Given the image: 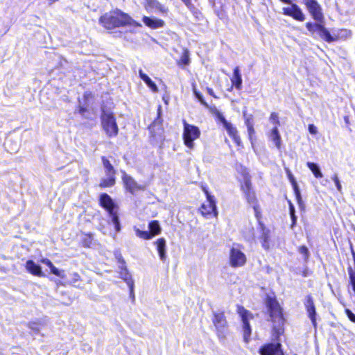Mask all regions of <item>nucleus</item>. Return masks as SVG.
<instances>
[{
  "instance_id": "dca6fc26",
  "label": "nucleus",
  "mask_w": 355,
  "mask_h": 355,
  "mask_svg": "<svg viewBox=\"0 0 355 355\" xmlns=\"http://www.w3.org/2000/svg\"><path fill=\"white\" fill-rule=\"evenodd\" d=\"M280 347L281 345L279 343L266 345L260 349V354L261 355H283Z\"/></svg>"
},
{
  "instance_id": "de8ad7c7",
  "label": "nucleus",
  "mask_w": 355,
  "mask_h": 355,
  "mask_svg": "<svg viewBox=\"0 0 355 355\" xmlns=\"http://www.w3.org/2000/svg\"><path fill=\"white\" fill-rule=\"evenodd\" d=\"M290 215H291V218L292 219L291 227H293L296 223L297 216H295V213L290 214Z\"/></svg>"
},
{
  "instance_id": "423d86ee",
  "label": "nucleus",
  "mask_w": 355,
  "mask_h": 355,
  "mask_svg": "<svg viewBox=\"0 0 355 355\" xmlns=\"http://www.w3.org/2000/svg\"><path fill=\"white\" fill-rule=\"evenodd\" d=\"M101 123L103 130L109 137H114L118 134L119 128L112 113L103 112Z\"/></svg>"
},
{
  "instance_id": "a211bd4d",
  "label": "nucleus",
  "mask_w": 355,
  "mask_h": 355,
  "mask_svg": "<svg viewBox=\"0 0 355 355\" xmlns=\"http://www.w3.org/2000/svg\"><path fill=\"white\" fill-rule=\"evenodd\" d=\"M123 181L124 182V184L126 187V189L133 193L136 191L143 189V187L139 186L132 177L129 176L128 175L124 173L123 175Z\"/></svg>"
},
{
  "instance_id": "a878e982",
  "label": "nucleus",
  "mask_w": 355,
  "mask_h": 355,
  "mask_svg": "<svg viewBox=\"0 0 355 355\" xmlns=\"http://www.w3.org/2000/svg\"><path fill=\"white\" fill-rule=\"evenodd\" d=\"M139 77L144 80L152 92H158V88L156 84L146 74H145L141 69L139 71Z\"/></svg>"
},
{
  "instance_id": "7ed1b4c3",
  "label": "nucleus",
  "mask_w": 355,
  "mask_h": 355,
  "mask_svg": "<svg viewBox=\"0 0 355 355\" xmlns=\"http://www.w3.org/2000/svg\"><path fill=\"white\" fill-rule=\"evenodd\" d=\"M184 130L182 138L184 144L189 149L194 148L193 141L198 139L200 135V131L197 126L189 124L185 120L183 121Z\"/></svg>"
},
{
  "instance_id": "a18cd8bd",
  "label": "nucleus",
  "mask_w": 355,
  "mask_h": 355,
  "mask_svg": "<svg viewBox=\"0 0 355 355\" xmlns=\"http://www.w3.org/2000/svg\"><path fill=\"white\" fill-rule=\"evenodd\" d=\"M309 131L312 135H316L318 133L317 128L313 124L309 125Z\"/></svg>"
},
{
  "instance_id": "7c9ffc66",
  "label": "nucleus",
  "mask_w": 355,
  "mask_h": 355,
  "mask_svg": "<svg viewBox=\"0 0 355 355\" xmlns=\"http://www.w3.org/2000/svg\"><path fill=\"white\" fill-rule=\"evenodd\" d=\"M210 112L211 114H213L216 119L223 123V125H225L228 121L225 119L223 115L219 112V110L216 107H210Z\"/></svg>"
},
{
  "instance_id": "49530a36",
  "label": "nucleus",
  "mask_w": 355,
  "mask_h": 355,
  "mask_svg": "<svg viewBox=\"0 0 355 355\" xmlns=\"http://www.w3.org/2000/svg\"><path fill=\"white\" fill-rule=\"evenodd\" d=\"M29 327L35 331H40V327H39V324L35 323V322H31L29 324Z\"/></svg>"
},
{
  "instance_id": "b1692460",
  "label": "nucleus",
  "mask_w": 355,
  "mask_h": 355,
  "mask_svg": "<svg viewBox=\"0 0 355 355\" xmlns=\"http://www.w3.org/2000/svg\"><path fill=\"white\" fill-rule=\"evenodd\" d=\"M269 137L270 139L275 143V146L278 149H280L282 146L281 136L279 133L278 128L277 126H275L272 128L270 133Z\"/></svg>"
},
{
  "instance_id": "c756f323",
  "label": "nucleus",
  "mask_w": 355,
  "mask_h": 355,
  "mask_svg": "<svg viewBox=\"0 0 355 355\" xmlns=\"http://www.w3.org/2000/svg\"><path fill=\"white\" fill-rule=\"evenodd\" d=\"M262 229V235L261 237V245L263 248L266 250L269 249V232L268 230H266L263 227Z\"/></svg>"
},
{
  "instance_id": "6ab92c4d",
  "label": "nucleus",
  "mask_w": 355,
  "mask_h": 355,
  "mask_svg": "<svg viewBox=\"0 0 355 355\" xmlns=\"http://www.w3.org/2000/svg\"><path fill=\"white\" fill-rule=\"evenodd\" d=\"M156 246L160 259L165 261L167 258L166 255V241L164 238H159L154 242Z\"/></svg>"
},
{
  "instance_id": "9d476101",
  "label": "nucleus",
  "mask_w": 355,
  "mask_h": 355,
  "mask_svg": "<svg viewBox=\"0 0 355 355\" xmlns=\"http://www.w3.org/2000/svg\"><path fill=\"white\" fill-rule=\"evenodd\" d=\"M203 191L206 194L207 202L203 203L200 207V212L205 216H209L213 214L214 216L218 215V211L216 210V205L214 197L211 196L208 191L203 188Z\"/></svg>"
},
{
  "instance_id": "aec40b11",
  "label": "nucleus",
  "mask_w": 355,
  "mask_h": 355,
  "mask_svg": "<svg viewBox=\"0 0 355 355\" xmlns=\"http://www.w3.org/2000/svg\"><path fill=\"white\" fill-rule=\"evenodd\" d=\"M223 127L225 128L228 135L232 138L234 142L240 146L241 144V139L238 135L237 129L230 122L227 123Z\"/></svg>"
},
{
  "instance_id": "0eeeda50",
  "label": "nucleus",
  "mask_w": 355,
  "mask_h": 355,
  "mask_svg": "<svg viewBox=\"0 0 355 355\" xmlns=\"http://www.w3.org/2000/svg\"><path fill=\"white\" fill-rule=\"evenodd\" d=\"M102 160L105 177L102 179L100 186L102 187H112L115 184L116 171L108 159L103 157Z\"/></svg>"
},
{
  "instance_id": "72a5a7b5",
  "label": "nucleus",
  "mask_w": 355,
  "mask_h": 355,
  "mask_svg": "<svg viewBox=\"0 0 355 355\" xmlns=\"http://www.w3.org/2000/svg\"><path fill=\"white\" fill-rule=\"evenodd\" d=\"M193 92L195 96L198 98V100L200 102L202 105L208 108L210 110V106L207 103V102L204 100L202 95L197 90L196 85L193 83Z\"/></svg>"
},
{
  "instance_id": "f8f14e48",
  "label": "nucleus",
  "mask_w": 355,
  "mask_h": 355,
  "mask_svg": "<svg viewBox=\"0 0 355 355\" xmlns=\"http://www.w3.org/2000/svg\"><path fill=\"white\" fill-rule=\"evenodd\" d=\"M306 8L313 19L318 22H322L323 20V15L322 8L316 0H303Z\"/></svg>"
},
{
  "instance_id": "1a4fd4ad",
  "label": "nucleus",
  "mask_w": 355,
  "mask_h": 355,
  "mask_svg": "<svg viewBox=\"0 0 355 355\" xmlns=\"http://www.w3.org/2000/svg\"><path fill=\"white\" fill-rule=\"evenodd\" d=\"M149 232L142 231L135 227L136 235L144 240H150L155 236L159 234L162 231L159 223L157 220H153L148 225Z\"/></svg>"
},
{
  "instance_id": "4be33fe9",
  "label": "nucleus",
  "mask_w": 355,
  "mask_h": 355,
  "mask_svg": "<svg viewBox=\"0 0 355 355\" xmlns=\"http://www.w3.org/2000/svg\"><path fill=\"white\" fill-rule=\"evenodd\" d=\"M287 173H288L289 180L292 183L297 203H298L300 207L302 208L304 205L302 202V197L300 195V189L298 188L297 184L293 177V175L291 174V171L288 169H287Z\"/></svg>"
},
{
  "instance_id": "f3484780",
  "label": "nucleus",
  "mask_w": 355,
  "mask_h": 355,
  "mask_svg": "<svg viewBox=\"0 0 355 355\" xmlns=\"http://www.w3.org/2000/svg\"><path fill=\"white\" fill-rule=\"evenodd\" d=\"M142 21L146 26L152 29L159 28L165 25V23L162 19L155 17L144 16L142 19Z\"/></svg>"
},
{
  "instance_id": "cd10ccee",
  "label": "nucleus",
  "mask_w": 355,
  "mask_h": 355,
  "mask_svg": "<svg viewBox=\"0 0 355 355\" xmlns=\"http://www.w3.org/2000/svg\"><path fill=\"white\" fill-rule=\"evenodd\" d=\"M306 26L309 31L312 35H319L320 32H321V29L322 28L323 26L320 24H312L311 22H308L306 24Z\"/></svg>"
},
{
  "instance_id": "f704fd0d",
  "label": "nucleus",
  "mask_w": 355,
  "mask_h": 355,
  "mask_svg": "<svg viewBox=\"0 0 355 355\" xmlns=\"http://www.w3.org/2000/svg\"><path fill=\"white\" fill-rule=\"evenodd\" d=\"M193 92L195 96L198 98V100L200 102L202 105L208 108L210 110V106L207 103V102L204 100L202 95L197 90L196 85L193 83Z\"/></svg>"
},
{
  "instance_id": "f03ea898",
  "label": "nucleus",
  "mask_w": 355,
  "mask_h": 355,
  "mask_svg": "<svg viewBox=\"0 0 355 355\" xmlns=\"http://www.w3.org/2000/svg\"><path fill=\"white\" fill-rule=\"evenodd\" d=\"M268 309L270 314V320L272 322V332L275 337H279L284 332V319L282 309L275 300L269 299Z\"/></svg>"
},
{
  "instance_id": "2f4dec72",
  "label": "nucleus",
  "mask_w": 355,
  "mask_h": 355,
  "mask_svg": "<svg viewBox=\"0 0 355 355\" xmlns=\"http://www.w3.org/2000/svg\"><path fill=\"white\" fill-rule=\"evenodd\" d=\"M121 277L123 279H124V281L126 282V283L128 284V285L130 289V291L132 292L133 291V281L131 278L130 275L127 272L125 268L124 269V272H121Z\"/></svg>"
},
{
  "instance_id": "c9c22d12",
  "label": "nucleus",
  "mask_w": 355,
  "mask_h": 355,
  "mask_svg": "<svg viewBox=\"0 0 355 355\" xmlns=\"http://www.w3.org/2000/svg\"><path fill=\"white\" fill-rule=\"evenodd\" d=\"M189 64V55L187 50H184L178 61L179 65H188Z\"/></svg>"
},
{
  "instance_id": "09e8293b",
  "label": "nucleus",
  "mask_w": 355,
  "mask_h": 355,
  "mask_svg": "<svg viewBox=\"0 0 355 355\" xmlns=\"http://www.w3.org/2000/svg\"><path fill=\"white\" fill-rule=\"evenodd\" d=\"M248 131L250 137H251L252 134H254V132L253 125H248Z\"/></svg>"
},
{
  "instance_id": "8fccbe9b",
  "label": "nucleus",
  "mask_w": 355,
  "mask_h": 355,
  "mask_svg": "<svg viewBox=\"0 0 355 355\" xmlns=\"http://www.w3.org/2000/svg\"><path fill=\"white\" fill-rule=\"evenodd\" d=\"M289 212L290 214L295 213V207L291 201H289Z\"/></svg>"
},
{
  "instance_id": "603ef678",
  "label": "nucleus",
  "mask_w": 355,
  "mask_h": 355,
  "mask_svg": "<svg viewBox=\"0 0 355 355\" xmlns=\"http://www.w3.org/2000/svg\"><path fill=\"white\" fill-rule=\"evenodd\" d=\"M245 124H246L247 127H248V125H252V123L251 122V119L250 118H248L246 119Z\"/></svg>"
},
{
  "instance_id": "20e7f679",
  "label": "nucleus",
  "mask_w": 355,
  "mask_h": 355,
  "mask_svg": "<svg viewBox=\"0 0 355 355\" xmlns=\"http://www.w3.org/2000/svg\"><path fill=\"white\" fill-rule=\"evenodd\" d=\"M100 204L108 211L112 218V221L114 225L115 230L119 232L121 230L119 220L116 212L114 211L116 205L111 197L107 193L101 194L100 196Z\"/></svg>"
},
{
  "instance_id": "6e6552de",
  "label": "nucleus",
  "mask_w": 355,
  "mask_h": 355,
  "mask_svg": "<svg viewBox=\"0 0 355 355\" xmlns=\"http://www.w3.org/2000/svg\"><path fill=\"white\" fill-rule=\"evenodd\" d=\"M237 312L243 322L244 340L248 343L251 334V328L249 322L253 319V315L250 311L244 309L243 306H239L237 307Z\"/></svg>"
},
{
  "instance_id": "4c0bfd02",
  "label": "nucleus",
  "mask_w": 355,
  "mask_h": 355,
  "mask_svg": "<svg viewBox=\"0 0 355 355\" xmlns=\"http://www.w3.org/2000/svg\"><path fill=\"white\" fill-rule=\"evenodd\" d=\"M331 180L334 182V184H335V185L336 187L337 190L340 193H342L343 187H342L341 183H340V182L339 180L338 174L337 173L334 174V175L331 177Z\"/></svg>"
},
{
  "instance_id": "79ce46f5",
  "label": "nucleus",
  "mask_w": 355,
  "mask_h": 355,
  "mask_svg": "<svg viewBox=\"0 0 355 355\" xmlns=\"http://www.w3.org/2000/svg\"><path fill=\"white\" fill-rule=\"evenodd\" d=\"M345 313L347 315L348 318L353 322L355 323V314L352 313L349 309H345Z\"/></svg>"
},
{
  "instance_id": "39448f33",
  "label": "nucleus",
  "mask_w": 355,
  "mask_h": 355,
  "mask_svg": "<svg viewBox=\"0 0 355 355\" xmlns=\"http://www.w3.org/2000/svg\"><path fill=\"white\" fill-rule=\"evenodd\" d=\"M247 261L246 255L241 250L240 245H234L229 253V263L232 268L243 266Z\"/></svg>"
},
{
  "instance_id": "4468645a",
  "label": "nucleus",
  "mask_w": 355,
  "mask_h": 355,
  "mask_svg": "<svg viewBox=\"0 0 355 355\" xmlns=\"http://www.w3.org/2000/svg\"><path fill=\"white\" fill-rule=\"evenodd\" d=\"M239 181L241 183V189L243 193L252 190L251 178L245 168H241Z\"/></svg>"
},
{
  "instance_id": "393cba45",
  "label": "nucleus",
  "mask_w": 355,
  "mask_h": 355,
  "mask_svg": "<svg viewBox=\"0 0 355 355\" xmlns=\"http://www.w3.org/2000/svg\"><path fill=\"white\" fill-rule=\"evenodd\" d=\"M231 82L237 89H241L242 85V78L238 67H235L234 69V73L231 78Z\"/></svg>"
},
{
  "instance_id": "a19ab883",
  "label": "nucleus",
  "mask_w": 355,
  "mask_h": 355,
  "mask_svg": "<svg viewBox=\"0 0 355 355\" xmlns=\"http://www.w3.org/2000/svg\"><path fill=\"white\" fill-rule=\"evenodd\" d=\"M71 284H75L80 280V276L77 272H73L71 275Z\"/></svg>"
},
{
  "instance_id": "ea45409f",
  "label": "nucleus",
  "mask_w": 355,
  "mask_h": 355,
  "mask_svg": "<svg viewBox=\"0 0 355 355\" xmlns=\"http://www.w3.org/2000/svg\"><path fill=\"white\" fill-rule=\"evenodd\" d=\"M298 252L300 254L303 255L304 260L308 259V258L309 257V251L306 246H304V245L300 246L298 249Z\"/></svg>"
},
{
  "instance_id": "5701e85b",
  "label": "nucleus",
  "mask_w": 355,
  "mask_h": 355,
  "mask_svg": "<svg viewBox=\"0 0 355 355\" xmlns=\"http://www.w3.org/2000/svg\"><path fill=\"white\" fill-rule=\"evenodd\" d=\"M41 262L45 265H46L47 266H49L51 272L53 275H55L58 277H60L61 278L65 277L66 275H65L64 271L58 269L55 266H54V265L52 263V262L49 259L44 258L41 260Z\"/></svg>"
},
{
  "instance_id": "58836bf2",
  "label": "nucleus",
  "mask_w": 355,
  "mask_h": 355,
  "mask_svg": "<svg viewBox=\"0 0 355 355\" xmlns=\"http://www.w3.org/2000/svg\"><path fill=\"white\" fill-rule=\"evenodd\" d=\"M269 120L271 123H272L275 126H278L279 125V116L278 114L276 112H272L270 114Z\"/></svg>"
},
{
  "instance_id": "bb28decb",
  "label": "nucleus",
  "mask_w": 355,
  "mask_h": 355,
  "mask_svg": "<svg viewBox=\"0 0 355 355\" xmlns=\"http://www.w3.org/2000/svg\"><path fill=\"white\" fill-rule=\"evenodd\" d=\"M214 323L216 329L222 330L227 324L224 315L223 313L216 314L214 315Z\"/></svg>"
},
{
  "instance_id": "473e14b6",
  "label": "nucleus",
  "mask_w": 355,
  "mask_h": 355,
  "mask_svg": "<svg viewBox=\"0 0 355 355\" xmlns=\"http://www.w3.org/2000/svg\"><path fill=\"white\" fill-rule=\"evenodd\" d=\"M318 35L328 42H331L336 40L324 26Z\"/></svg>"
},
{
  "instance_id": "e433bc0d",
  "label": "nucleus",
  "mask_w": 355,
  "mask_h": 355,
  "mask_svg": "<svg viewBox=\"0 0 355 355\" xmlns=\"http://www.w3.org/2000/svg\"><path fill=\"white\" fill-rule=\"evenodd\" d=\"M309 317L310 318L313 324L315 327L316 325V320H315V306L307 308L306 309Z\"/></svg>"
},
{
  "instance_id": "2eb2a0df",
  "label": "nucleus",
  "mask_w": 355,
  "mask_h": 355,
  "mask_svg": "<svg viewBox=\"0 0 355 355\" xmlns=\"http://www.w3.org/2000/svg\"><path fill=\"white\" fill-rule=\"evenodd\" d=\"M248 202L253 207L255 216L257 219L261 217L260 208L257 204L255 193L253 190L244 193Z\"/></svg>"
},
{
  "instance_id": "c03bdc74",
  "label": "nucleus",
  "mask_w": 355,
  "mask_h": 355,
  "mask_svg": "<svg viewBox=\"0 0 355 355\" xmlns=\"http://www.w3.org/2000/svg\"><path fill=\"white\" fill-rule=\"evenodd\" d=\"M351 35H352L351 31H349L347 29L341 30L340 33H339L340 37H347L351 36Z\"/></svg>"
},
{
  "instance_id": "3c124183",
  "label": "nucleus",
  "mask_w": 355,
  "mask_h": 355,
  "mask_svg": "<svg viewBox=\"0 0 355 355\" xmlns=\"http://www.w3.org/2000/svg\"><path fill=\"white\" fill-rule=\"evenodd\" d=\"M207 92L209 93V94H210L211 96H212L214 98H216L212 89L207 88Z\"/></svg>"
},
{
  "instance_id": "864d4df0",
  "label": "nucleus",
  "mask_w": 355,
  "mask_h": 355,
  "mask_svg": "<svg viewBox=\"0 0 355 355\" xmlns=\"http://www.w3.org/2000/svg\"><path fill=\"white\" fill-rule=\"evenodd\" d=\"M85 111V109L83 108V107H80V112L83 115L84 114V112Z\"/></svg>"
},
{
  "instance_id": "9b49d317",
  "label": "nucleus",
  "mask_w": 355,
  "mask_h": 355,
  "mask_svg": "<svg viewBox=\"0 0 355 355\" xmlns=\"http://www.w3.org/2000/svg\"><path fill=\"white\" fill-rule=\"evenodd\" d=\"M143 6L149 13L165 15L168 11V8L157 0H144Z\"/></svg>"
},
{
  "instance_id": "412c9836",
  "label": "nucleus",
  "mask_w": 355,
  "mask_h": 355,
  "mask_svg": "<svg viewBox=\"0 0 355 355\" xmlns=\"http://www.w3.org/2000/svg\"><path fill=\"white\" fill-rule=\"evenodd\" d=\"M26 269L32 275L37 277L44 276L42 268L40 266L35 263L32 260H28L26 263Z\"/></svg>"
},
{
  "instance_id": "f257e3e1",
  "label": "nucleus",
  "mask_w": 355,
  "mask_h": 355,
  "mask_svg": "<svg viewBox=\"0 0 355 355\" xmlns=\"http://www.w3.org/2000/svg\"><path fill=\"white\" fill-rule=\"evenodd\" d=\"M100 23L106 28L112 29L121 26L131 25L140 27L141 25L132 19L128 15L120 10H114L103 15Z\"/></svg>"
},
{
  "instance_id": "37998d69",
  "label": "nucleus",
  "mask_w": 355,
  "mask_h": 355,
  "mask_svg": "<svg viewBox=\"0 0 355 355\" xmlns=\"http://www.w3.org/2000/svg\"><path fill=\"white\" fill-rule=\"evenodd\" d=\"M306 308H311L314 306L313 299L311 296H307L306 302L305 303Z\"/></svg>"
},
{
  "instance_id": "ddd939ff",
  "label": "nucleus",
  "mask_w": 355,
  "mask_h": 355,
  "mask_svg": "<svg viewBox=\"0 0 355 355\" xmlns=\"http://www.w3.org/2000/svg\"><path fill=\"white\" fill-rule=\"evenodd\" d=\"M283 13L284 15L292 17L295 19L300 21H303L305 19L304 15L296 4L293 3L287 7L283 8Z\"/></svg>"
},
{
  "instance_id": "c85d7f7f",
  "label": "nucleus",
  "mask_w": 355,
  "mask_h": 355,
  "mask_svg": "<svg viewBox=\"0 0 355 355\" xmlns=\"http://www.w3.org/2000/svg\"><path fill=\"white\" fill-rule=\"evenodd\" d=\"M306 165L316 178H320L322 177V173L320 171L319 166L316 164L308 162Z\"/></svg>"
}]
</instances>
